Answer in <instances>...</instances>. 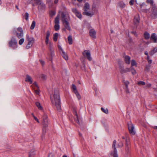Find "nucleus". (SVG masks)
<instances>
[{
  "label": "nucleus",
  "mask_w": 157,
  "mask_h": 157,
  "mask_svg": "<svg viewBox=\"0 0 157 157\" xmlns=\"http://www.w3.org/2000/svg\"><path fill=\"white\" fill-rule=\"evenodd\" d=\"M138 84L139 85H145V83L143 81H140L138 82Z\"/></svg>",
  "instance_id": "a18cd8bd"
},
{
  "label": "nucleus",
  "mask_w": 157,
  "mask_h": 157,
  "mask_svg": "<svg viewBox=\"0 0 157 157\" xmlns=\"http://www.w3.org/2000/svg\"><path fill=\"white\" fill-rule=\"evenodd\" d=\"M61 20L63 22H65V21H67L66 15L63 12L61 14Z\"/></svg>",
  "instance_id": "dca6fc26"
},
{
  "label": "nucleus",
  "mask_w": 157,
  "mask_h": 157,
  "mask_svg": "<svg viewBox=\"0 0 157 157\" xmlns=\"http://www.w3.org/2000/svg\"><path fill=\"white\" fill-rule=\"evenodd\" d=\"M47 126H43V134H44L46 131L47 130Z\"/></svg>",
  "instance_id": "e433bc0d"
},
{
  "label": "nucleus",
  "mask_w": 157,
  "mask_h": 157,
  "mask_svg": "<svg viewBox=\"0 0 157 157\" xmlns=\"http://www.w3.org/2000/svg\"><path fill=\"white\" fill-rule=\"evenodd\" d=\"M136 63L135 61L134 60L132 59L131 61V66L132 67L134 66H136Z\"/></svg>",
  "instance_id": "f704fd0d"
},
{
  "label": "nucleus",
  "mask_w": 157,
  "mask_h": 157,
  "mask_svg": "<svg viewBox=\"0 0 157 157\" xmlns=\"http://www.w3.org/2000/svg\"><path fill=\"white\" fill-rule=\"evenodd\" d=\"M33 117L34 118L35 120L38 123H39V121L37 118L34 115H33Z\"/></svg>",
  "instance_id": "864d4df0"
},
{
  "label": "nucleus",
  "mask_w": 157,
  "mask_h": 157,
  "mask_svg": "<svg viewBox=\"0 0 157 157\" xmlns=\"http://www.w3.org/2000/svg\"><path fill=\"white\" fill-rule=\"evenodd\" d=\"M29 17V14L28 13H25V18L26 20H28Z\"/></svg>",
  "instance_id": "de8ad7c7"
},
{
  "label": "nucleus",
  "mask_w": 157,
  "mask_h": 157,
  "mask_svg": "<svg viewBox=\"0 0 157 157\" xmlns=\"http://www.w3.org/2000/svg\"><path fill=\"white\" fill-rule=\"evenodd\" d=\"M124 61L127 64H129L130 63V57L128 56H124Z\"/></svg>",
  "instance_id": "a211bd4d"
},
{
  "label": "nucleus",
  "mask_w": 157,
  "mask_h": 157,
  "mask_svg": "<svg viewBox=\"0 0 157 157\" xmlns=\"http://www.w3.org/2000/svg\"><path fill=\"white\" fill-rule=\"evenodd\" d=\"M123 82L125 85V87H128V85L129 83V82L128 81H125L124 80H123Z\"/></svg>",
  "instance_id": "473e14b6"
},
{
  "label": "nucleus",
  "mask_w": 157,
  "mask_h": 157,
  "mask_svg": "<svg viewBox=\"0 0 157 157\" xmlns=\"http://www.w3.org/2000/svg\"><path fill=\"white\" fill-rule=\"evenodd\" d=\"M35 153L34 151L31 152L29 155V157H34Z\"/></svg>",
  "instance_id": "58836bf2"
},
{
  "label": "nucleus",
  "mask_w": 157,
  "mask_h": 157,
  "mask_svg": "<svg viewBox=\"0 0 157 157\" xmlns=\"http://www.w3.org/2000/svg\"><path fill=\"white\" fill-rule=\"evenodd\" d=\"M101 110L104 113L106 114H107L108 113V110L107 109H104L102 107L101 108Z\"/></svg>",
  "instance_id": "7c9ffc66"
},
{
  "label": "nucleus",
  "mask_w": 157,
  "mask_h": 157,
  "mask_svg": "<svg viewBox=\"0 0 157 157\" xmlns=\"http://www.w3.org/2000/svg\"><path fill=\"white\" fill-rule=\"evenodd\" d=\"M72 12L75 14L76 16L78 17L79 19H81L82 18V15L81 14L76 8H72Z\"/></svg>",
  "instance_id": "9d476101"
},
{
  "label": "nucleus",
  "mask_w": 157,
  "mask_h": 157,
  "mask_svg": "<svg viewBox=\"0 0 157 157\" xmlns=\"http://www.w3.org/2000/svg\"><path fill=\"white\" fill-rule=\"evenodd\" d=\"M77 96V98L78 100H80L81 98V96L80 94L78 93V91L74 93Z\"/></svg>",
  "instance_id": "2f4dec72"
},
{
  "label": "nucleus",
  "mask_w": 157,
  "mask_h": 157,
  "mask_svg": "<svg viewBox=\"0 0 157 157\" xmlns=\"http://www.w3.org/2000/svg\"><path fill=\"white\" fill-rule=\"evenodd\" d=\"M116 141L114 140L112 144V148L113 151H111L110 153L109 156L110 157H118L117 151L115 147Z\"/></svg>",
  "instance_id": "7ed1b4c3"
},
{
  "label": "nucleus",
  "mask_w": 157,
  "mask_h": 157,
  "mask_svg": "<svg viewBox=\"0 0 157 157\" xmlns=\"http://www.w3.org/2000/svg\"><path fill=\"white\" fill-rule=\"evenodd\" d=\"M125 137L124 136H122V139H125Z\"/></svg>",
  "instance_id": "69168bd1"
},
{
  "label": "nucleus",
  "mask_w": 157,
  "mask_h": 157,
  "mask_svg": "<svg viewBox=\"0 0 157 157\" xmlns=\"http://www.w3.org/2000/svg\"><path fill=\"white\" fill-rule=\"evenodd\" d=\"M41 77L43 79H45L46 78V76L43 74H42L41 75Z\"/></svg>",
  "instance_id": "09e8293b"
},
{
  "label": "nucleus",
  "mask_w": 157,
  "mask_h": 157,
  "mask_svg": "<svg viewBox=\"0 0 157 157\" xmlns=\"http://www.w3.org/2000/svg\"><path fill=\"white\" fill-rule=\"evenodd\" d=\"M145 54L146 55H147L148 56V53L147 52H145Z\"/></svg>",
  "instance_id": "680f3d73"
},
{
  "label": "nucleus",
  "mask_w": 157,
  "mask_h": 157,
  "mask_svg": "<svg viewBox=\"0 0 157 157\" xmlns=\"http://www.w3.org/2000/svg\"><path fill=\"white\" fill-rule=\"evenodd\" d=\"M23 31L22 28L21 27L17 28L16 32V36L18 38L20 39L23 36Z\"/></svg>",
  "instance_id": "6e6552de"
},
{
  "label": "nucleus",
  "mask_w": 157,
  "mask_h": 157,
  "mask_svg": "<svg viewBox=\"0 0 157 157\" xmlns=\"http://www.w3.org/2000/svg\"><path fill=\"white\" fill-rule=\"evenodd\" d=\"M132 33H133L136 36H137V34H136V33L134 32H132Z\"/></svg>",
  "instance_id": "0e129e2a"
},
{
  "label": "nucleus",
  "mask_w": 157,
  "mask_h": 157,
  "mask_svg": "<svg viewBox=\"0 0 157 157\" xmlns=\"http://www.w3.org/2000/svg\"><path fill=\"white\" fill-rule=\"evenodd\" d=\"M25 81L31 84L33 83V80L31 76L28 75H27L25 78Z\"/></svg>",
  "instance_id": "4468645a"
},
{
  "label": "nucleus",
  "mask_w": 157,
  "mask_h": 157,
  "mask_svg": "<svg viewBox=\"0 0 157 157\" xmlns=\"http://www.w3.org/2000/svg\"><path fill=\"white\" fill-rule=\"evenodd\" d=\"M65 29L69 31H70L71 28L69 25V23L68 21H65V22H63Z\"/></svg>",
  "instance_id": "2eb2a0df"
},
{
  "label": "nucleus",
  "mask_w": 157,
  "mask_h": 157,
  "mask_svg": "<svg viewBox=\"0 0 157 157\" xmlns=\"http://www.w3.org/2000/svg\"><path fill=\"white\" fill-rule=\"evenodd\" d=\"M51 101L53 106H55L59 111L61 110L60 99L59 92L55 90L54 94L50 96Z\"/></svg>",
  "instance_id": "f257e3e1"
},
{
  "label": "nucleus",
  "mask_w": 157,
  "mask_h": 157,
  "mask_svg": "<svg viewBox=\"0 0 157 157\" xmlns=\"http://www.w3.org/2000/svg\"><path fill=\"white\" fill-rule=\"evenodd\" d=\"M123 144L121 142H120L117 145V147H121L123 146Z\"/></svg>",
  "instance_id": "37998d69"
},
{
  "label": "nucleus",
  "mask_w": 157,
  "mask_h": 157,
  "mask_svg": "<svg viewBox=\"0 0 157 157\" xmlns=\"http://www.w3.org/2000/svg\"><path fill=\"white\" fill-rule=\"evenodd\" d=\"M79 135L80 136H82V135L81 133H79Z\"/></svg>",
  "instance_id": "774afa93"
},
{
  "label": "nucleus",
  "mask_w": 157,
  "mask_h": 157,
  "mask_svg": "<svg viewBox=\"0 0 157 157\" xmlns=\"http://www.w3.org/2000/svg\"><path fill=\"white\" fill-rule=\"evenodd\" d=\"M68 43L70 44H71L73 43V39L71 35H69L67 38Z\"/></svg>",
  "instance_id": "5701e85b"
},
{
  "label": "nucleus",
  "mask_w": 157,
  "mask_h": 157,
  "mask_svg": "<svg viewBox=\"0 0 157 157\" xmlns=\"http://www.w3.org/2000/svg\"><path fill=\"white\" fill-rule=\"evenodd\" d=\"M119 6L121 8H123L125 7V4L123 2H120L118 4Z\"/></svg>",
  "instance_id": "cd10ccee"
},
{
  "label": "nucleus",
  "mask_w": 157,
  "mask_h": 157,
  "mask_svg": "<svg viewBox=\"0 0 157 157\" xmlns=\"http://www.w3.org/2000/svg\"><path fill=\"white\" fill-rule=\"evenodd\" d=\"M59 18L60 15L58 14L57 17L55 18L54 20L55 25L54 28L56 31L58 30L60 28L59 26Z\"/></svg>",
  "instance_id": "20e7f679"
},
{
  "label": "nucleus",
  "mask_w": 157,
  "mask_h": 157,
  "mask_svg": "<svg viewBox=\"0 0 157 157\" xmlns=\"http://www.w3.org/2000/svg\"><path fill=\"white\" fill-rule=\"evenodd\" d=\"M156 52H157V50H152L150 53V54L152 55Z\"/></svg>",
  "instance_id": "a19ab883"
},
{
  "label": "nucleus",
  "mask_w": 157,
  "mask_h": 157,
  "mask_svg": "<svg viewBox=\"0 0 157 157\" xmlns=\"http://www.w3.org/2000/svg\"><path fill=\"white\" fill-rule=\"evenodd\" d=\"M33 84H35V85L36 86H37V84L36 82H35L34 83H33Z\"/></svg>",
  "instance_id": "e2e57ef3"
},
{
  "label": "nucleus",
  "mask_w": 157,
  "mask_h": 157,
  "mask_svg": "<svg viewBox=\"0 0 157 157\" xmlns=\"http://www.w3.org/2000/svg\"><path fill=\"white\" fill-rule=\"evenodd\" d=\"M63 157H67L66 155H64L63 156Z\"/></svg>",
  "instance_id": "338daca9"
},
{
  "label": "nucleus",
  "mask_w": 157,
  "mask_h": 157,
  "mask_svg": "<svg viewBox=\"0 0 157 157\" xmlns=\"http://www.w3.org/2000/svg\"><path fill=\"white\" fill-rule=\"evenodd\" d=\"M17 42L16 38L14 37L12 38L11 40L9 42V45L10 46L13 48L16 46Z\"/></svg>",
  "instance_id": "1a4fd4ad"
},
{
  "label": "nucleus",
  "mask_w": 157,
  "mask_h": 157,
  "mask_svg": "<svg viewBox=\"0 0 157 157\" xmlns=\"http://www.w3.org/2000/svg\"><path fill=\"white\" fill-rule=\"evenodd\" d=\"M89 33L90 36L92 38L95 39L96 38V32L94 29H90L89 31Z\"/></svg>",
  "instance_id": "f8f14e48"
},
{
  "label": "nucleus",
  "mask_w": 157,
  "mask_h": 157,
  "mask_svg": "<svg viewBox=\"0 0 157 157\" xmlns=\"http://www.w3.org/2000/svg\"><path fill=\"white\" fill-rule=\"evenodd\" d=\"M72 89L73 90L74 93L78 91L76 86L74 84L72 85Z\"/></svg>",
  "instance_id": "c756f323"
},
{
  "label": "nucleus",
  "mask_w": 157,
  "mask_h": 157,
  "mask_svg": "<svg viewBox=\"0 0 157 157\" xmlns=\"http://www.w3.org/2000/svg\"><path fill=\"white\" fill-rule=\"evenodd\" d=\"M83 14L84 15H86L88 16L89 17H92L94 14V13L93 12H90L87 11L86 12H84Z\"/></svg>",
  "instance_id": "f3484780"
},
{
  "label": "nucleus",
  "mask_w": 157,
  "mask_h": 157,
  "mask_svg": "<svg viewBox=\"0 0 157 157\" xmlns=\"http://www.w3.org/2000/svg\"><path fill=\"white\" fill-rule=\"evenodd\" d=\"M148 2L150 3L151 4H152L153 3V0H147Z\"/></svg>",
  "instance_id": "603ef678"
},
{
  "label": "nucleus",
  "mask_w": 157,
  "mask_h": 157,
  "mask_svg": "<svg viewBox=\"0 0 157 157\" xmlns=\"http://www.w3.org/2000/svg\"><path fill=\"white\" fill-rule=\"evenodd\" d=\"M144 36L145 39L148 40L150 37V35L149 33L145 32L144 33Z\"/></svg>",
  "instance_id": "b1692460"
},
{
  "label": "nucleus",
  "mask_w": 157,
  "mask_h": 157,
  "mask_svg": "<svg viewBox=\"0 0 157 157\" xmlns=\"http://www.w3.org/2000/svg\"><path fill=\"white\" fill-rule=\"evenodd\" d=\"M152 128L155 129L157 130V126H152Z\"/></svg>",
  "instance_id": "4d7b16f0"
},
{
  "label": "nucleus",
  "mask_w": 157,
  "mask_h": 157,
  "mask_svg": "<svg viewBox=\"0 0 157 157\" xmlns=\"http://www.w3.org/2000/svg\"><path fill=\"white\" fill-rule=\"evenodd\" d=\"M47 116L46 115H44L43 116V126H47L48 125L49 123L47 119Z\"/></svg>",
  "instance_id": "9b49d317"
},
{
  "label": "nucleus",
  "mask_w": 157,
  "mask_h": 157,
  "mask_svg": "<svg viewBox=\"0 0 157 157\" xmlns=\"http://www.w3.org/2000/svg\"><path fill=\"white\" fill-rule=\"evenodd\" d=\"M61 50L62 52V56L66 60H67L68 59V57L67 54L63 51V50Z\"/></svg>",
  "instance_id": "4be33fe9"
},
{
  "label": "nucleus",
  "mask_w": 157,
  "mask_h": 157,
  "mask_svg": "<svg viewBox=\"0 0 157 157\" xmlns=\"http://www.w3.org/2000/svg\"><path fill=\"white\" fill-rule=\"evenodd\" d=\"M124 89V90L126 94H129L130 92L129 90L128 87H125Z\"/></svg>",
  "instance_id": "c9c22d12"
},
{
  "label": "nucleus",
  "mask_w": 157,
  "mask_h": 157,
  "mask_svg": "<svg viewBox=\"0 0 157 157\" xmlns=\"http://www.w3.org/2000/svg\"><path fill=\"white\" fill-rule=\"evenodd\" d=\"M26 40L28 41L27 47L28 48H29L34 43L35 40L32 37H30L28 34L26 36Z\"/></svg>",
  "instance_id": "39448f33"
},
{
  "label": "nucleus",
  "mask_w": 157,
  "mask_h": 157,
  "mask_svg": "<svg viewBox=\"0 0 157 157\" xmlns=\"http://www.w3.org/2000/svg\"><path fill=\"white\" fill-rule=\"evenodd\" d=\"M45 42L46 44H48L49 43V38H46Z\"/></svg>",
  "instance_id": "3c124183"
},
{
  "label": "nucleus",
  "mask_w": 157,
  "mask_h": 157,
  "mask_svg": "<svg viewBox=\"0 0 157 157\" xmlns=\"http://www.w3.org/2000/svg\"><path fill=\"white\" fill-rule=\"evenodd\" d=\"M29 4L31 3L33 6H35V4L38 5L39 8L41 9L44 7L45 5L43 3L41 0H29L27 2Z\"/></svg>",
  "instance_id": "f03ea898"
},
{
  "label": "nucleus",
  "mask_w": 157,
  "mask_h": 157,
  "mask_svg": "<svg viewBox=\"0 0 157 157\" xmlns=\"http://www.w3.org/2000/svg\"><path fill=\"white\" fill-rule=\"evenodd\" d=\"M58 2V0H55L54 1V3L55 4H57Z\"/></svg>",
  "instance_id": "13d9d810"
},
{
  "label": "nucleus",
  "mask_w": 157,
  "mask_h": 157,
  "mask_svg": "<svg viewBox=\"0 0 157 157\" xmlns=\"http://www.w3.org/2000/svg\"><path fill=\"white\" fill-rule=\"evenodd\" d=\"M35 92L36 94H39V93H40L39 91L38 90H35Z\"/></svg>",
  "instance_id": "6e6d98bb"
},
{
  "label": "nucleus",
  "mask_w": 157,
  "mask_h": 157,
  "mask_svg": "<svg viewBox=\"0 0 157 157\" xmlns=\"http://www.w3.org/2000/svg\"><path fill=\"white\" fill-rule=\"evenodd\" d=\"M39 61L42 66H44V65L45 62L44 61L41 59H40L39 60Z\"/></svg>",
  "instance_id": "8fccbe9b"
},
{
  "label": "nucleus",
  "mask_w": 157,
  "mask_h": 157,
  "mask_svg": "<svg viewBox=\"0 0 157 157\" xmlns=\"http://www.w3.org/2000/svg\"><path fill=\"white\" fill-rule=\"evenodd\" d=\"M82 54L89 61H91L92 60V58L91 56L90 52L89 50H85L82 52Z\"/></svg>",
  "instance_id": "423d86ee"
},
{
  "label": "nucleus",
  "mask_w": 157,
  "mask_h": 157,
  "mask_svg": "<svg viewBox=\"0 0 157 157\" xmlns=\"http://www.w3.org/2000/svg\"><path fill=\"white\" fill-rule=\"evenodd\" d=\"M35 22L34 21H33L31 26L30 29H33L35 27Z\"/></svg>",
  "instance_id": "72a5a7b5"
},
{
  "label": "nucleus",
  "mask_w": 157,
  "mask_h": 157,
  "mask_svg": "<svg viewBox=\"0 0 157 157\" xmlns=\"http://www.w3.org/2000/svg\"><path fill=\"white\" fill-rule=\"evenodd\" d=\"M73 113L76 116V121L77 123H78L79 122L78 120V117L77 115V112L75 110H74Z\"/></svg>",
  "instance_id": "c85d7f7f"
},
{
  "label": "nucleus",
  "mask_w": 157,
  "mask_h": 157,
  "mask_svg": "<svg viewBox=\"0 0 157 157\" xmlns=\"http://www.w3.org/2000/svg\"><path fill=\"white\" fill-rule=\"evenodd\" d=\"M134 2L132 1V0H131V1L129 2L131 6L133 4Z\"/></svg>",
  "instance_id": "5fc2aeb1"
},
{
  "label": "nucleus",
  "mask_w": 157,
  "mask_h": 157,
  "mask_svg": "<svg viewBox=\"0 0 157 157\" xmlns=\"http://www.w3.org/2000/svg\"><path fill=\"white\" fill-rule=\"evenodd\" d=\"M25 40L24 38L21 39L19 41V44L20 45H21L24 42Z\"/></svg>",
  "instance_id": "ea45409f"
},
{
  "label": "nucleus",
  "mask_w": 157,
  "mask_h": 157,
  "mask_svg": "<svg viewBox=\"0 0 157 157\" xmlns=\"http://www.w3.org/2000/svg\"><path fill=\"white\" fill-rule=\"evenodd\" d=\"M81 62L83 63V64L84 65V67H85V59L84 57H82L81 58Z\"/></svg>",
  "instance_id": "79ce46f5"
},
{
  "label": "nucleus",
  "mask_w": 157,
  "mask_h": 157,
  "mask_svg": "<svg viewBox=\"0 0 157 157\" xmlns=\"http://www.w3.org/2000/svg\"><path fill=\"white\" fill-rule=\"evenodd\" d=\"M36 105L38 108L40 110H42L43 109V107L40 105V103L38 102H36Z\"/></svg>",
  "instance_id": "a878e982"
},
{
  "label": "nucleus",
  "mask_w": 157,
  "mask_h": 157,
  "mask_svg": "<svg viewBox=\"0 0 157 157\" xmlns=\"http://www.w3.org/2000/svg\"><path fill=\"white\" fill-rule=\"evenodd\" d=\"M90 9V5L87 2L86 3L84 6V12L88 11Z\"/></svg>",
  "instance_id": "412c9836"
},
{
  "label": "nucleus",
  "mask_w": 157,
  "mask_h": 157,
  "mask_svg": "<svg viewBox=\"0 0 157 157\" xmlns=\"http://www.w3.org/2000/svg\"><path fill=\"white\" fill-rule=\"evenodd\" d=\"M131 71H132V73L133 75H135L136 73V71L132 67L131 68Z\"/></svg>",
  "instance_id": "4c0bfd02"
},
{
  "label": "nucleus",
  "mask_w": 157,
  "mask_h": 157,
  "mask_svg": "<svg viewBox=\"0 0 157 157\" xmlns=\"http://www.w3.org/2000/svg\"><path fill=\"white\" fill-rule=\"evenodd\" d=\"M134 22L135 24H137L140 22V17L139 15H137L135 17Z\"/></svg>",
  "instance_id": "aec40b11"
},
{
  "label": "nucleus",
  "mask_w": 157,
  "mask_h": 157,
  "mask_svg": "<svg viewBox=\"0 0 157 157\" xmlns=\"http://www.w3.org/2000/svg\"><path fill=\"white\" fill-rule=\"evenodd\" d=\"M126 150L127 151H128L129 150V149L130 147V146L129 145V144L128 143V142H127V140H126Z\"/></svg>",
  "instance_id": "bb28decb"
},
{
  "label": "nucleus",
  "mask_w": 157,
  "mask_h": 157,
  "mask_svg": "<svg viewBox=\"0 0 157 157\" xmlns=\"http://www.w3.org/2000/svg\"><path fill=\"white\" fill-rule=\"evenodd\" d=\"M59 36V34L57 33H56L54 34L53 39L54 41H57Z\"/></svg>",
  "instance_id": "393cba45"
},
{
  "label": "nucleus",
  "mask_w": 157,
  "mask_h": 157,
  "mask_svg": "<svg viewBox=\"0 0 157 157\" xmlns=\"http://www.w3.org/2000/svg\"><path fill=\"white\" fill-rule=\"evenodd\" d=\"M151 40L154 43H157V36L155 33H153L151 35Z\"/></svg>",
  "instance_id": "ddd939ff"
},
{
  "label": "nucleus",
  "mask_w": 157,
  "mask_h": 157,
  "mask_svg": "<svg viewBox=\"0 0 157 157\" xmlns=\"http://www.w3.org/2000/svg\"><path fill=\"white\" fill-rule=\"evenodd\" d=\"M121 73L123 74L124 73H126L128 72H130L131 71L130 68H126L125 69L123 68H121L120 69Z\"/></svg>",
  "instance_id": "6ab92c4d"
},
{
  "label": "nucleus",
  "mask_w": 157,
  "mask_h": 157,
  "mask_svg": "<svg viewBox=\"0 0 157 157\" xmlns=\"http://www.w3.org/2000/svg\"><path fill=\"white\" fill-rule=\"evenodd\" d=\"M52 153H50L49 154L48 157H52Z\"/></svg>",
  "instance_id": "052dcab7"
},
{
  "label": "nucleus",
  "mask_w": 157,
  "mask_h": 157,
  "mask_svg": "<svg viewBox=\"0 0 157 157\" xmlns=\"http://www.w3.org/2000/svg\"><path fill=\"white\" fill-rule=\"evenodd\" d=\"M151 86V84H147V86L148 87H150Z\"/></svg>",
  "instance_id": "bf43d9fd"
},
{
  "label": "nucleus",
  "mask_w": 157,
  "mask_h": 157,
  "mask_svg": "<svg viewBox=\"0 0 157 157\" xmlns=\"http://www.w3.org/2000/svg\"><path fill=\"white\" fill-rule=\"evenodd\" d=\"M147 59L148 61V63L149 64H151L152 63V61L151 59H149V57L148 56H147Z\"/></svg>",
  "instance_id": "c03bdc74"
},
{
  "label": "nucleus",
  "mask_w": 157,
  "mask_h": 157,
  "mask_svg": "<svg viewBox=\"0 0 157 157\" xmlns=\"http://www.w3.org/2000/svg\"><path fill=\"white\" fill-rule=\"evenodd\" d=\"M128 127L129 133L132 135H134L135 134V131L134 125L131 122L128 123Z\"/></svg>",
  "instance_id": "0eeeda50"
},
{
  "label": "nucleus",
  "mask_w": 157,
  "mask_h": 157,
  "mask_svg": "<svg viewBox=\"0 0 157 157\" xmlns=\"http://www.w3.org/2000/svg\"><path fill=\"white\" fill-rule=\"evenodd\" d=\"M50 35V33L49 31H48L46 33V38H49Z\"/></svg>",
  "instance_id": "49530a36"
}]
</instances>
